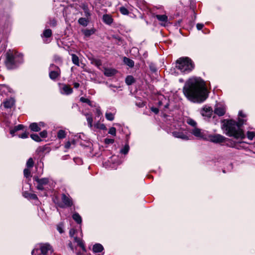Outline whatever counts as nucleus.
<instances>
[{"label":"nucleus","mask_w":255,"mask_h":255,"mask_svg":"<svg viewBox=\"0 0 255 255\" xmlns=\"http://www.w3.org/2000/svg\"><path fill=\"white\" fill-rule=\"evenodd\" d=\"M183 92L185 96L194 103H202L208 97L206 82L198 77L189 78L183 87Z\"/></svg>","instance_id":"obj_1"},{"label":"nucleus","mask_w":255,"mask_h":255,"mask_svg":"<svg viewBox=\"0 0 255 255\" xmlns=\"http://www.w3.org/2000/svg\"><path fill=\"white\" fill-rule=\"evenodd\" d=\"M244 123L243 120L239 119L237 123L234 120H227L224 121L223 128L225 130L226 134L229 136H233L236 139H244L245 135L241 126Z\"/></svg>","instance_id":"obj_2"},{"label":"nucleus","mask_w":255,"mask_h":255,"mask_svg":"<svg viewBox=\"0 0 255 255\" xmlns=\"http://www.w3.org/2000/svg\"><path fill=\"white\" fill-rule=\"evenodd\" d=\"M24 62L22 53L9 50L5 54V64H17Z\"/></svg>","instance_id":"obj_3"},{"label":"nucleus","mask_w":255,"mask_h":255,"mask_svg":"<svg viewBox=\"0 0 255 255\" xmlns=\"http://www.w3.org/2000/svg\"><path fill=\"white\" fill-rule=\"evenodd\" d=\"M207 136V139H206L207 141H210L215 143H221L224 142L226 139V137L219 134H209L208 133Z\"/></svg>","instance_id":"obj_4"},{"label":"nucleus","mask_w":255,"mask_h":255,"mask_svg":"<svg viewBox=\"0 0 255 255\" xmlns=\"http://www.w3.org/2000/svg\"><path fill=\"white\" fill-rule=\"evenodd\" d=\"M191 133L196 137L206 140L208 132L206 130H203L199 128H195L192 131Z\"/></svg>","instance_id":"obj_5"},{"label":"nucleus","mask_w":255,"mask_h":255,"mask_svg":"<svg viewBox=\"0 0 255 255\" xmlns=\"http://www.w3.org/2000/svg\"><path fill=\"white\" fill-rule=\"evenodd\" d=\"M175 68L177 71L175 73L178 74L179 72L187 74L191 72L194 68V65H175Z\"/></svg>","instance_id":"obj_6"},{"label":"nucleus","mask_w":255,"mask_h":255,"mask_svg":"<svg viewBox=\"0 0 255 255\" xmlns=\"http://www.w3.org/2000/svg\"><path fill=\"white\" fill-rule=\"evenodd\" d=\"M33 179L37 183L36 188L38 190H43L44 186L47 185L49 183V179L48 178H39L37 176H34Z\"/></svg>","instance_id":"obj_7"},{"label":"nucleus","mask_w":255,"mask_h":255,"mask_svg":"<svg viewBox=\"0 0 255 255\" xmlns=\"http://www.w3.org/2000/svg\"><path fill=\"white\" fill-rule=\"evenodd\" d=\"M40 251L42 255H51L53 252L52 247L48 244H41Z\"/></svg>","instance_id":"obj_8"},{"label":"nucleus","mask_w":255,"mask_h":255,"mask_svg":"<svg viewBox=\"0 0 255 255\" xmlns=\"http://www.w3.org/2000/svg\"><path fill=\"white\" fill-rule=\"evenodd\" d=\"M173 136L176 138H179L183 140H188L189 138L186 134L183 131H174L172 132Z\"/></svg>","instance_id":"obj_9"},{"label":"nucleus","mask_w":255,"mask_h":255,"mask_svg":"<svg viewBox=\"0 0 255 255\" xmlns=\"http://www.w3.org/2000/svg\"><path fill=\"white\" fill-rule=\"evenodd\" d=\"M62 201L64 206L66 207H70L72 205V200L69 196L63 194L62 195Z\"/></svg>","instance_id":"obj_10"},{"label":"nucleus","mask_w":255,"mask_h":255,"mask_svg":"<svg viewBox=\"0 0 255 255\" xmlns=\"http://www.w3.org/2000/svg\"><path fill=\"white\" fill-rule=\"evenodd\" d=\"M214 112L219 116H222L226 112V108L224 106L217 105L214 110Z\"/></svg>","instance_id":"obj_11"},{"label":"nucleus","mask_w":255,"mask_h":255,"mask_svg":"<svg viewBox=\"0 0 255 255\" xmlns=\"http://www.w3.org/2000/svg\"><path fill=\"white\" fill-rule=\"evenodd\" d=\"M175 64H193V61L188 57H182L176 61Z\"/></svg>","instance_id":"obj_12"},{"label":"nucleus","mask_w":255,"mask_h":255,"mask_svg":"<svg viewBox=\"0 0 255 255\" xmlns=\"http://www.w3.org/2000/svg\"><path fill=\"white\" fill-rule=\"evenodd\" d=\"M12 90L5 85H0V95H6L8 93H11Z\"/></svg>","instance_id":"obj_13"},{"label":"nucleus","mask_w":255,"mask_h":255,"mask_svg":"<svg viewBox=\"0 0 255 255\" xmlns=\"http://www.w3.org/2000/svg\"><path fill=\"white\" fill-rule=\"evenodd\" d=\"M72 91V89L66 85H63L61 88V93L62 94L69 95L71 94Z\"/></svg>","instance_id":"obj_14"},{"label":"nucleus","mask_w":255,"mask_h":255,"mask_svg":"<svg viewBox=\"0 0 255 255\" xmlns=\"http://www.w3.org/2000/svg\"><path fill=\"white\" fill-rule=\"evenodd\" d=\"M15 100L13 98H10V99L6 100L3 102V104L4 108L8 109L11 108L14 104Z\"/></svg>","instance_id":"obj_15"},{"label":"nucleus","mask_w":255,"mask_h":255,"mask_svg":"<svg viewBox=\"0 0 255 255\" xmlns=\"http://www.w3.org/2000/svg\"><path fill=\"white\" fill-rule=\"evenodd\" d=\"M117 71L113 68H105L104 69V74L108 76L111 77L114 76L116 74Z\"/></svg>","instance_id":"obj_16"},{"label":"nucleus","mask_w":255,"mask_h":255,"mask_svg":"<svg viewBox=\"0 0 255 255\" xmlns=\"http://www.w3.org/2000/svg\"><path fill=\"white\" fill-rule=\"evenodd\" d=\"M74 241L77 244L78 246H79L80 248H81L82 251L84 252H86V249L85 248L84 244L80 238H78L77 237L74 238Z\"/></svg>","instance_id":"obj_17"},{"label":"nucleus","mask_w":255,"mask_h":255,"mask_svg":"<svg viewBox=\"0 0 255 255\" xmlns=\"http://www.w3.org/2000/svg\"><path fill=\"white\" fill-rule=\"evenodd\" d=\"M60 70L57 68L56 70H51L49 73V77L51 79H55L59 76Z\"/></svg>","instance_id":"obj_18"},{"label":"nucleus","mask_w":255,"mask_h":255,"mask_svg":"<svg viewBox=\"0 0 255 255\" xmlns=\"http://www.w3.org/2000/svg\"><path fill=\"white\" fill-rule=\"evenodd\" d=\"M103 20L105 23L108 25H110L113 22L112 16L108 14H104L103 16Z\"/></svg>","instance_id":"obj_19"},{"label":"nucleus","mask_w":255,"mask_h":255,"mask_svg":"<svg viewBox=\"0 0 255 255\" xmlns=\"http://www.w3.org/2000/svg\"><path fill=\"white\" fill-rule=\"evenodd\" d=\"M104 248L100 244H96L93 246V251L95 253H99L103 251Z\"/></svg>","instance_id":"obj_20"},{"label":"nucleus","mask_w":255,"mask_h":255,"mask_svg":"<svg viewBox=\"0 0 255 255\" xmlns=\"http://www.w3.org/2000/svg\"><path fill=\"white\" fill-rule=\"evenodd\" d=\"M29 128H30L31 130L36 132L39 131L41 129V128L39 127L38 123H31L29 125Z\"/></svg>","instance_id":"obj_21"},{"label":"nucleus","mask_w":255,"mask_h":255,"mask_svg":"<svg viewBox=\"0 0 255 255\" xmlns=\"http://www.w3.org/2000/svg\"><path fill=\"white\" fill-rule=\"evenodd\" d=\"M24 128V126L22 125H19L17 126H15L13 129H12L10 130V133L11 134L12 136L14 135V133L18 130H22Z\"/></svg>","instance_id":"obj_22"},{"label":"nucleus","mask_w":255,"mask_h":255,"mask_svg":"<svg viewBox=\"0 0 255 255\" xmlns=\"http://www.w3.org/2000/svg\"><path fill=\"white\" fill-rule=\"evenodd\" d=\"M85 116L86 117V119L88 124V126L90 128H92L93 127V118L91 114H86Z\"/></svg>","instance_id":"obj_23"},{"label":"nucleus","mask_w":255,"mask_h":255,"mask_svg":"<svg viewBox=\"0 0 255 255\" xmlns=\"http://www.w3.org/2000/svg\"><path fill=\"white\" fill-rule=\"evenodd\" d=\"M23 195L25 198L37 200L38 199L36 194L30 193L27 192H24Z\"/></svg>","instance_id":"obj_24"},{"label":"nucleus","mask_w":255,"mask_h":255,"mask_svg":"<svg viewBox=\"0 0 255 255\" xmlns=\"http://www.w3.org/2000/svg\"><path fill=\"white\" fill-rule=\"evenodd\" d=\"M95 30L94 29H86L82 30V32L86 37H89L95 33Z\"/></svg>","instance_id":"obj_25"},{"label":"nucleus","mask_w":255,"mask_h":255,"mask_svg":"<svg viewBox=\"0 0 255 255\" xmlns=\"http://www.w3.org/2000/svg\"><path fill=\"white\" fill-rule=\"evenodd\" d=\"M78 23L82 26H86L89 23V20L88 18L81 17L78 19Z\"/></svg>","instance_id":"obj_26"},{"label":"nucleus","mask_w":255,"mask_h":255,"mask_svg":"<svg viewBox=\"0 0 255 255\" xmlns=\"http://www.w3.org/2000/svg\"><path fill=\"white\" fill-rule=\"evenodd\" d=\"M156 18L160 21L166 22L168 20V17L164 14L160 15L157 14L155 16Z\"/></svg>","instance_id":"obj_27"},{"label":"nucleus","mask_w":255,"mask_h":255,"mask_svg":"<svg viewBox=\"0 0 255 255\" xmlns=\"http://www.w3.org/2000/svg\"><path fill=\"white\" fill-rule=\"evenodd\" d=\"M73 219L78 223L81 224L82 223V218L80 215L77 213H74L72 216Z\"/></svg>","instance_id":"obj_28"},{"label":"nucleus","mask_w":255,"mask_h":255,"mask_svg":"<svg viewBox=\"0 0 255 255\" xmlns=\"http://www.w3.org/2000/svg\"><path fill=\"white\" fill-rule=\"evenodd\" d=\"M94 127L96 128H98V129H103V130L106 129V126L104 124H103L100 123V120L98 121L95 124Z\"/></svg>","instance_id":"obj_29"},{"label":"nucleus","mask_w":255,"mask_h":255,"mask_svg":"<svg viewBox=\"0 0 255 255\" xmlns=\"http://www.w3.org/2000/svg\"><path fill=\"white\" fill-rule=\"evenodd\" d=\"M126 83L128 85H131L134 82V79L132 76H128L126 78Z\"/></svg>","instance_id":"obj_30"},{"label":"nucleus","mask_w":255,"mask_h":255,"mask_svg":"<svg viewBox=\"0 0 255 255\" xmlns=\"http://www.w3.org/2000/svg\"><path fill=\"white\" fill-rule=\"evenodd\" d=\"M105 117L107 120L112 121L114 120L115 116L114 114L110 112H106L105 114Z\"/></svg>","instance_id":"obj_31"},{"label":"nucleus","mask_w":255,"mask_h":255,"mask_svg":"<svg viewBox=\"0 0 255 255\" xmlns=\"http://www.w3.org/2000/svg\"><path fill=\"white\" fill-rule=\"evenodd\" d=\"M66 136V133L64 130L60 129L57 133V137L59 139L64 138Z\"/></svg>","instance_id":"obj_32"},{"label":"nucleus","mask_w":255,"mask_h":255,"mask_svg":"<svg viewBox=\"0 0 255 255\" xmlns=\"http://www.w3.org/2000/svg\"><path fill=\"white\" fill-rule=\"evenodd\" d=\"M96 117L98 119L99 118V120H100L102 117V113L101 111L99 106L97 107L96 108Z\"/></svg>","instance_id":"obj_33"},{"label":"nucleus","mask_w":255,"mask_h":255,"mask_svg":"<svg viewBox=\"0 0 255 255\" xmlns=\"http://www.w3.org/2000/svg\"><path fill=\"white\" fill-rule=\"evenodd\" d=\"M43 36L46 38L50 37L52 35V31L50 29H45L43 33Z\"/></svg>","instance_id":"obj_34"},{"label":"nucleus","mask_w":255,"mask_h":255,"mask_svg":"<svg viewBox=\"0 0 255 255\" xmlns=\"http://www.w3.org/2000/svg\"><path fill=\"white\" fill-rule=\"evenodd\" d=\"M32 255H42L40 251V244L39 245V249H34L31 253Z\"/></svg>","instance_id":"obj_35"},{"label":"nucleus","mask_w":255,"mask_h":255,"mask_svg":"<svg viewBox=\"0 0 255 255\" xmlns=\"http://www.w3.org/2000/svg\"><path fill=\"white\" fill-rule=\"evenodd\" d=\"M186 122L188 125L194 127V128H196L197 123L194 120L189 118L187 120Z\"/></svg>","instance_id":"obj_36"},{"label":"nucleus","mask_w":255,"mask_h":255,"mask_svg":"<svg viewBox=\"0 0 255 255\" xmlns=\"http://www.w3.org/2000/svg\"><path fill=\"white\" fill-rule=\"evenodd\" d=\"M81 102L83 103H86L91 107H93L94 106L92 105V102L88 99L85 98L84 97H81L80 99Z\"/></svg>","instance_id":"obj_37"},{"label":"nucleus","mask_w":255,"mask_h":255,"mask_svg":"<svg viewBox=\"0 0 255 255\" xmlns=\"http://www.w3.org/2000/svg\"><path fill=\"white\" fill-rule=\"evenodd\" d=\"M31 138L35 141L39 142L41 141L40 137L37 134H31L30 135Z\"/></svg>","instance_id":"obj_38"},{"label":"nucleus","mask_w":255,"mask_h":255,"mask_svg":"<svg viewBox=\"0 0 255 255\" xmlns=\"http://www.w3.org/2000/svg\"><path fill=\"white\" fill-rule=\"evenodd\" d=\"M129 149V147L128 144L125 145L124 148L121 150V152L124 154H126L128 153Z\"/></svg>","instance_id":"obj_39"},{"label":"nucleus","mask_w":255,"mask_h":255,"mask_svg":"<svg viewBox=\"0 0 255 255\" xmlns=\"http://www.w3.org/2000/svg\"><path fill=\"white\" fill-rule=\"evenodd\" d=\"M120 11L124 15H128L129 13L128 10L126 7L122 6L120 8Z\"/></svg>","instance_id":"obj_40"},{"label":"nucleus","mask_w":255,"mask_h":255,"mask_svg":"<svg viewBox=\"0 0 255 255\" xmlns=\"http://www.w3.org/2000/svg\"><path fill=\"white\" fill-rule=\"evenodd\" d=\"M255 136V132L254 131H248L247 132V137L250 140H252Z\"/></svg>","instance_id":"obj_41"},{"label":"nucleus","mask_w":255,"mask_h":255,"mask_svg":"<svg viewBox=\"0 0 255 255\" xmlns=\"http://www.w3.org/2000/svg\"><path fill=\"white\" fill-rule=\"evenodd\" d=\"M72 60L73 64H79V58L75 54H72Z\"/></svg>","instance_id":"obj_42"},{"label":"nucleus","mask_w":255,"mask_h":255,"mask_svg":"<svg viewBox=\"0 0 255 255\" xmlns=\"http://www.w3.org/2000/svg\"><path fill=\"white\" fill-rule=\"evenodd\" d=\"M34 164V162L33 161V159L32 158H29L27 162H26V165L28 167H33Z\"/></svg>","instance_id":"obj_43"},{"label":"nucleus","mask_w":255,"mask_h":255,"mask_svg":"<svg viewBox=\"0 0 255 255\" xmlns=\"http://www.w3.org/2000/svg\"><path fill=\"white\" fill-rule=\"evenodd\" d=\"M108 133L113 136L116 135V129L114 127H112L109 129Z\"/></svg>","instance_id":"obj_44"},{"label":"nucleus","mask_w":255,"mask_h":255,"mask_svg":"<svg viewBox=\"0 0 255 255\" xmlns=\"http://www.w3.org/2000/svg\"><path fill=\"white\" fill-rule=\"evenodd\" d=\"M75 141L74 140H73L71 142L68 141L65 143V147L66 148H69L72 144L75 145Z\"/></svg>","instance_id":"obj_45"},{"label":"nucleus","mask_w":255,"mask_h":255,"mask_svg":"<svg viewBox=\"0 0 255 255\" xmlns=\"http://www.w3.org/2000/svg\"><path fill=\"white\" fill-rule=\"evenodd\" d=\"M84 10L85 16L86 17H87V18L88 19V18L91 16V13H90L89 9L86 7H84Z\"/></svg>","instance_id":"obj_46"},{"label":"nucleus","mask_w":255,"mask_h":255,"mask_svg":"<svg viewBox=\"0 0 255 255\" xmlns=\"http://www.w3.org/2000/svg\"><path fill=\"white\" fill-rule=\"evenodd\" d=\"M124 61L125 64H133V61L132 60L127 57H124Z\"/></svg>","instance_id":"obj_47"},{"label":"nucleus","mask_w":255,"mask_h":255,"mask_svg":"<svg viewBox=\"0 0 255 255\" xmlns=\"http://www.w3.org/2000/svg\"><path fill=\"white\" fill-rule=\"evenodd\" d=\"M23 173L24 176L27 178L30 175V171L28 169H25L23 171Z\"/></svg>","instance_id":"obj_48"},{"label":"nucleus","mask_w":255,"mask_h":255,"mask_svg":"<svg viewBox=\"0 0 255 255\" xmlns=\"http://www.w3.org/2000/svg\"><path fill=\"white\" fill-rule=\"evenodd\" d=\"M5 66L8 70H11L17 68L16 65H5Z\"/></svg>","instance_id":"obj_49"},{"label":"nucleus","mask_w":255,"mask_h":255,"mask_svg":"<svg viewBox=\"0 0 255 255\" xmlns=\"http://www.w3.org/2000/svg\"><path fill=\"white\" fill-rule=\"evenodd\" d=\"M114 142V139H111V138H105V143L106 144H110V143H113Z\"/></svg>","instance_id":"obj_50"},{"label":"nucleus","mask_w":255,"mask_h":255,"mask_svg":"<svg viewBox=\"0 0 255 255\" xmlns=\"http://www.w3.org/2000/svg\"><path fill=\"white\" fill-rule=\"evenodd\" d=\"M40 135L41 137L45 138L47 135V132L46 130H43L40 132Z\"/></svg>","instance_id":"obj_51"},{"label":"nucleus","mask_w":255,"mask_h":255,"mask_svg":"<svg viewBox=\"0 0 255 255\" xmlns=\"http://www.w3.org/2000/svg\"><path fill=\"white\" fill-rule=\"evenodd\" d=\"M28 133L25 132L22 134L19 135L18 137L21 138H26L27 137H28Z\"/></svg>","instance_id":"obj_52"},{"label":"nucleus","mask_w":255,"mask_h":255,"mask_svg":"<svg viewBox=\"0 0 255 255\" xmlns=\"http://www.w3.org/2000/svg\"><path fill=\"white\" fill-rule=\"evenodd\" d=\"M204 111L206 112L207 113H208V115H210V114L212 112V109L211 108H205L203 109Z\"/></svg>","instance_id":"obj_53"},{"label":"nucleus","mask_w":255,"mask_h":255,"mask_svg":"<svg viewBox=\"0 0 255 255\" xmlns=\"http://www.w3.org/2000/svg\"><path fill=\"white\" fill-rule=\"evenodd\" d=\"M49 24L51 26H55L56 25V21L54 19L50 20Z\"/></svg>","instance_id":"obj_54"},{"label":"nucleus","mask_w":255,"mask_h":255,"mask_svg":"<svg viewBox=\"0 0 255 255\" xmlns=\"http://www.w3.org/2000/svg\"><path fill=\"white\" fill-rule=\"evenodd\" d=\"M57 230L59 231L60 233H62L63 232L62 226L61 225H58L57 226Z\"/></svg>","instance_id":"obj_55"},{"label":"nucleus","mask_w":255,"mask_h":255,"mask_svg":"<svg viewBox=\"0 0 255 255\" xmlns=\"http://www.w3.org/2000/svg\"><path fill=\"white\" fill-rule=\"evenodd\" d=\"M196 27L198 30H201L204 27V24L202 23H197Z\"/></svg>","instance_id":"obj_56"},{"label":"nucleus","mask_w":255,"mask_h":255,"mask_svg":"<svg viewBox=\"0 0 255 255\" xmlns=\"http://www.w3.org/2000/svg\"><path fill=\"white\" fill-rule=\"evenodd\" d=\"M54 58H55V62L59 63V62H62L61 58L60 57L58 56H55L54 57Z\"/></svg>","instance_id":"obj_57"},{"label":"nucleus","mask_w":255,"mask_h":255,"mask_svg":"<svg viewBox=\"0 0 255 255\" xmlns=\"http://www.w3.org/2000/svg\"><path fill=\"white\" fill-rule=\"evenodd\" d=\"M75 233V230L74 229H71L69 231V235L71 237H73Z\"/></svg>","instance_id":"obj_58"},{"label":"nucleus","mask_w":255,"mask_h":255,"mask_svg":"<svg viewBox=\"0 0 255 255\" xmlns=\"http://www.w3.org/2000/svg\"><path fill=\"white\" fill-rule=\"evenodd\" d=\"M151 110L154 112L155 114H157L159 112V110L157 108H153V107H152L151 108Z\"/></svg>","instance_id":"obj_59"},{"label":"nucleus","mask_w":255,"mask_h":255,"mask_svg":"<svg viewBox=\"0 0 255 255\" xmlns=\"http://www.w3.org/2000/svg\"><path fill=\"white\" fill-rule=\"evenodd\" d=\"M239 116L242 117H245V115L243 114L242 111H240L239 113Z\"/></svg>","instance_id":"obj_60"},{"label":"nucleus","mask_w":255,"mask_h":255,"mask_svg":"<svg viewBox=\"0 0 255 255\" xmlns=\"http://www.w3.org/2000/svg\"><path fill=\"white\" fill-rule=\"evenodd\" d=\"M73 85H74V88H78L80 86V84L78 83H76V82L74 83L73 84Z\"/></svg>","instance_id":"obj_61"},{"label":"nucleus","mask_w":255,"mask_h":255,"mask_svg":"<svg viewBox=\"0 0 255 255\" xmlns=\"http://www.w3.org/2000/svg\"><path fill=\"white\" fill-rule=\"evenodd\" d=\"M38 125H39V127H40V128L41 127H44V126H45L44 123H43V122H39V123H38Z\"/></svg>","instance_id":"obj_62"},{"label":"nucleus","mask_w":255,"mask_h":255,"mask_svg":"<svg viewBox=\"0 0 255 255\" xmlns=\"http://www.w3.org/2000/svg\"><path fill=\"white\" fill-rule=\"evenodd\" d=\"M113 37L119 41L121 40V38L119 36L114 35Z\"/></svg>","instance_id":"obj_63"},{"label":"nucleus","mask_w":255,"mask_h":255,"mask_svg":"<svg viewBox=\"0 0 255 255\" xmlns=\"http://www.w3.org/2000/svg\"><path fill=\"white\" fill-rule=\"evenodd\" d=\"M132 51L133 52H138V49L136 48H132L131 51Z\"/></svg>","instance_id":"obj_64"}]
</instances>
